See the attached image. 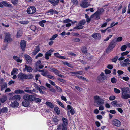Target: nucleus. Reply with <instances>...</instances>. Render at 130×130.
<instances>
[{
    "label": "nucleus",
    "mask_w": 130,
    "mask_h": 130,
    "mask_svg": "<svg viewBox=\"0 0 130 130\" xmlns=\"http://www.w3.org/2000/svg\"><path fill=\"white\" fill-rule=\"evenodd\" d=\"M24 91L27 93H29L31 94H33L34 92H37V91L35 89H33L32 90H26Z\"/></svg>",
    "instance_id": "23"
},
{
    "label": "nucleus",
    "mask_w": 130,
    "mask_h": 130,
    "mask_svg": "<svg viewBox=\"0 0 130 130\" xmlns=\"http://www.w3.org/2000/svg\"><path fill=\"white\" fill-rule=\"evenodd\" d=\"M83 73V72L82 71H78L76 72H71V73L72 74H79V75H81Z\"/></svg>",
    "instance_id": "34"
},
{
    "label": "nucleus",
    "mask_w": 130,
    "mask_h": 130,
    "mask_svg": "<svg viewBox=\"0 0 130 130\" xmlns=\"http://www.w3.org/2000/svg\"><path fill=\"white\" fill-rule=\"evenodd\" d=\"M1 109V113H6L8 111V108L6 107H3Z\"/></svg>",
    "instance_id": "28"
},
{
    "label": "nucleus",
    "mask_w": 130,
    "mask_h": 130,
    "mask_svg": "<svg viewBox=\"0 0 130 130\" xmlns=\"http://www.w3.org/2000/svg\"><path fill=\"white\" fill-rule=\"evenodd\" d=\"M81 51L83 53H86L87 51L86 47L85 46H83L81 48Z\"/></svg>",
    "instance_id": "30"
},
{
    "label": "nucleus",
    "mask_w": 130,
    "mask_h": 130,
    "mask_svg": "<svg viewBox=\"0 0 130 130\" xmlns=\"http://www.w3.org/2000/svg\"><path fill=\"white\" fill-rule=\"evenodd\" d=\"M117 103V101H114L111 102V104L113 106L115 107V106Z\"/></svg>",
    "instance_id": "54"
},
{
    "label": "nucleus",
    "mask_w": 130,
    "mask_h": 130,
    "mask_svg": "<svg viewBox=\"0 0 130 130\" xmlns=\"http://www.w3.org/2000/svg\"><path fill=\"white\" fill-rule=\"evenodd\" d=\"M29 22L28 21H20V23L22 24H28L29 23Z\"/></svg>",
    "instance_id": "43"
},
{
    "label": "nucleus",
    "mask_w": 130,
    "mask_h": 130,
    "mask_svg": "<svg viewBox=\"0 0 130 130\" xmlns=\"http://www.w3.org/2000/svg\"><path fill=\"white\" fill-rule=\"evenodd\" d=\"M72 21L70 20L69 19H65L64 20L63 22L64 23H69L71 22Z\"/></svg>",
    "instance_id": "48"
},
{
    "label": "nucleus",
    "mask_w": 130,
    "mask_h": 130,
    "mask_svg": "<svg viewBox=\"0 0 130 130\" xmlns=\"http://www.w3.org/2000/svg\"><path fill=\"white\" fill-rule=\"evenodd\" d=\"M30 29L35 32V33L37 31V29L35 26L32 25L30 27Z\"/></svg>",
    "instance_id": "22"
},
{
    "label": "nucleus",
    "mask_w": 130,
    "mask_h": 130,
    "mask_svg": "<svg viewBox=\"0 0 130 130\" xmlns=\"http://www.w3.org/2000/svg\"><path fill=\"white\" fill-rule=\"evenodd\" d=\"M68 54L69 55L75 57L76 56V55L75 54L71 52H68Z\"/></svg>",
    "instance_id": "56"
},
{
    "label": "nucleus",
    "mask_w": 130,
    "mask_h": 130,
    "mask_svg": "<svg viewBox=\"0 0 130 130\" xmlns=\"http://www.w3.org/2000/svg\"><path fill=\"white\" fill-rule=\"evenodd\" d=\"M52 121L55 125H57L59 120L57 118H54L52 119Z\"/></svg>",
    "instance_id": "31"
},
{
    "label": "nucleus",
    "mask_w": 130,
    "mask_h": 130,
    "mask_svg": "<svg viewBox=\"0 0 130 130\" xmlns=\"http://www.w3.org/2000/svg\"><path fill=\"white\" fill-rule=\"evenodd\" d=\"M127 48V46L125 45H123L122 46L121 50L122 51H124L126 50Z\"/></svg>",
    "instance_id": "52"
},
{
    "label": "nucleus",
    "mask_w": 130,
    "mask_h": 130,
    "mask_svg": "<svg viewBox=\"0 0 130 130\" xmlns=\"http://www.w3.org/2000/svg\"><path fill=\"white\" fill-rule=\"evenodd\" d=\"M100 15L98 13H96V12L90 16V18H92L93 17H94V18L95 19L98 20L100 18Z\"/></svg>",
    "instance_id": "15"
},
{
    "label": "nucleus",
    "mask_w": 130,
    "mask_h": 130,
    "mask_svg": "<svg viewBox=\"0 0 130 130\" xmlns=\"http://www.w3.org/2000/svg\"><path fill=\"white\" fill-rule=\"evenodd\" d=\"M14 93L16 94H24V93L23 90H15L14 91Z\"/></svg>",
    "instance_id": "27"
},
{
    "label": "nucleus",
    "mask_w": 130,
    "mask_h": 130,
    "mask_svg": "<svg viewBox=\"0 0 130 130\" xmlns=\"http://www.w3.org/2000/svg\"><path fill=\"white\" fill-rule=\"evenodd\" d=\"M72 40L75 42H78L80 41V39L78 38H73Z\"/></svg>",
    "instance_id": "46"
},
{
    "label": "nucleus",
    "mask_w": 130,
    "mask_h": 130,
    "mask_svg": "<svg viewBox=\"0 0 130 130\" xmlns=\"http://www.w3.org/2000/svg\"><path fill=\"white\" fill-rule=\"evenodd\" d=\"M1 90L2 91H3V90L5 88L7 87V85L6 83H4L1 86Z\"/></svg>",
    "instance_id": "35"
},
{
    "label": "nucleus",
    "mask_w": 130,
    "mask_h": 130,
    "mask_svg": "<svg viewBox=\"0 0 130 130\" xmlns=\"http://www.w3.org/2000/svg\"><path fill=\"white\" fill-rule=\"evenodd\" d=\"M54 110L55 112L58 115H59L60 113V111L58 107H55L54 108Z\"/></svg>",
    "instance_id": "33"
},
{
    "label": "nucleus",
    "mask_w": 130,
    "mask_h": 130,
    "mask_svg": "<svg viewBox=\"0 0 130 130\" xmlns=\"http://www.w3.org/2000/svg\"><path fill=\"white\" fill-rule=\"evenodd\" d=\"M25 74L20 73L17 75L18 78L19 80H23L25 79Z\"/></svg>",
    "instance_id": "8"
},
{
    "label": "nucleus",
    "mask_w": 130,
    "mask_h": 130,
    "mask_svg": "<svg viewBox=\"0 0 130 130\" xmlns=\"http://www.w3.org/2000/svg\"><path fill=\"white\" fill-rule=\"evenodd\" d=\"M46 21L43 20L39 22V24L42 27H43L44 26V23H45L46 22Z\"/></svg>",
    "instance_id": "32"
},
{
    "label": "nucleus",
    "mask_w": 130,
    "mask_h": 130,
    "mask_svg": "<svg viewBox=\"0 0 130 130\" xmlns=\"http://www.w3.org/2000/svg\"><path fill=\"white\" fill-rule=\"evenodd\" d=\"M34 100H35V101H36L37 102H41V100L40 99L38 98H35V99H34Z\"/></svg>",
    "instance_id": "63"
},
{
    "label": "nucleus",
    "mask_w": 130,
    "mask_h": 130,
    "mask_svg": "<svg viewBox=\"0 0 130 130\" xmlns=\"http://www.w3.org/2000/svg\"><path fill=\"white\" fill-rule=\"evenodd\" d=\"M39 71L41 72V74L44 76H47L49 72L47 71H44L43 70H40Z\"/></svg>",
    "instance_id": "16"
},
{
    "label": "nucleus",
    "mask_w": 130,
    "mask_h": 130,
    "mask_svg": "<svg viewBox=\"0 0 130 130\" xmlns=\"http://www.w3.org/2000/svg\"><path fill=\"white\" fill-rule=\"evenodd\" d=\"M129 53V52L128 51H127L122 53L121 55L122 56L126 55L128 54Z\"/></svg>",
    "instance_id": "58"
},
{
    "label": "nucleus",
    "mask_w": 130,
    "mask_h": 130,
    "mask_svg": "<svg viewBox=\"0 0 130 130\" xmlns=\"http://www.w3.org/2000/svg\"><path fill=\"white\" fill-rule=\"evenodd\" d=\"M18 70L15 68H13V69L12 71L11 72V75H14L15 73L17 72V71Z\"/></svg>",
    "instance_id": "39"
},
{
    "label": "nucleus",
    "mask_w": 130,
    "mask_h": 130,
    "mask_svg": "<svg viewBox=\"0 0 130 130\" xmlns=\"http://www.w3.org/2000/svg\"><path fill=\"white\" fill-rule=\"evenodd\" d=\"M80 6L82 8H86L88 6V3L86 2H83L82 3Z\"/></svg>",
    "instance_id": "17"
},
{
    "label": "nucleus",
    "mask_w": 130,
    "mask_h": 130,
    "mask_svg": "<svg viewBox=\"0 0 130 130\" xmlns=\"http://www.w3.org/2000/svg\"><path fill=\"white\" fill-rule=\"evenodd\" d=\"M62 120L63 123V124H61L64 126H65V127H67V125L68 124L67 119L64 118H63L62 119Z\"/></svg>",
    "instance_id": "19"
},
{
    "label": "nucleus",
    "mask_w": 130,
    "mask_h": 130,
    "mask_svg": "<svg viewBox=\"0 0 130 130\" xmlns=\"http://www.w3.org/2000/svg\"><path fill=\"white\" fill-rule=\"evenodd\" d=\"M102 79H103V80L105 79V78H104V77H102L100 75L97 78V80L99 81H101Z\"/></svg>",
    "instance_id": "44"
},
{
    "label": "nucleus",
    "mask_w": 130,
    "mask_h": 130,
    "mask_svg": "<svg viewBox=\"0 0 130 130\" xmlns=\"http://www.w3.org/2000/svg\"><path fill=\"white\" fill-rule=\"evenodd\" d=\"M118 58V57L117 56H115L113 59H112V61L114 62H116Z\"/></svg>",
    "instance_id": "53"
},
{
    "label": "nucleus",
    "mask_w": 130,
    "mask_h": 130,
    "mask_svg": "<svg viewBox=\"0 0 130 130\" xmlns=\"http://www.w3.org/2000/svg\"><path fill=\"white\" fill-rule=\"evenodd\" d=\"M12 39L10 37V34L9 33L5 34V36L4 41L6 43H9L12 41Z\"/></svg>",
    "instance_id": "6"
},
{
    "label": "nucleus",
    "mask_w": 130,
    "mask_h": 130,
    "mask_svg": "<svg viewBox=\"0 0 130 130\" xmlns=\"http://www.w3.org/2000/svg\"><path fill=\"white\" fill-rule=\"evenodd\" d=\"M34 50H35L36 51L38 52L40 50L39 46L38 45L35 48Z\"/></svg>",
    "instance_id": "59"
},
{
    "label": "nucleus",
    "mask_w": 130,
    "mask_h": 130,
    "mask_svg": "<svg viewBox=\"0 0 130 130\" xmlns=\"http://www.w3.org/2000/svg\"><path fill=\"white\" fill-rule=\"evenodd\" d=\"M11 1L13 4L16 5L17 4L18 0H11Z\"/></svg>",
    "instance_id": "50"
},
{
    "label": "nucleus",
    "mask_w": 130,
    "mask_h": 130,
    "mask_svg": "<svg viewBox=\"0 0 130 130\" xmlns=\"http://www.w3.org/2000/svg\"><path fill=\"white\" fill-rule=\"evenodd\" d=\"M63 64L64 65H66L68 67H70L71 68H73V66H72L71 64L68 63V62L66 61L64 62H63Z\"/></svg>",
    "instance_id": "36"
},
{
    "label": "nucleus",
    "mask_w": 130,
    "mask_h": 130,
    "mask_svg": "<svg viewBox=\"0 0 130 130\" xmlns=\"http://www.w3.org/2000/svg\"><path fill=\"white\" fill-rule=\"evenodd\" d=\"M41 64V61L39 60L37 61L36 63V68H38L40 65Z\"/></svg>",
    "instance_id": "45"
},
{
    "label": "nucleus",
    "mask_w": 130,
    "mask_h": 130,
    "mask_svg": "<svg viewBox=\"0 0 130 130\" xmlns=\"http://www.w3.org/2000/svg\"><path fill=\"white\" fill-rule=\"evenodd\" d=\"M54 51V50L53 49L50 50L46 52L45 54V58L46 59L48 60L49 59V56L51 55V54Z\"/></svg>",
    "instance_id": "11"
},
{
    "label": "nucleus",
    "mask_w": 130,
    "mask_h": 130,
    "mask_svg": "<svg viewBox=\"0 0 130 130\" xmlns=\"http://www.w3.org/2000/svg\"><path fill=\"white\" fill-rule=\"evenodd\" d=\"M21 97L20 95H15L12 98V99L13 100L17 101H19Z\"/></svg>",
    "instance_id": "20"
},
{
    "label": "nucleus",
    "mask_w": 130,
    "mask_h": 130,
    "mask_svg": "<svg viewBox=\"0 0 130 130\" xmlns=\"http://www.w3.org/2000/svg\"><path fill=\"white\" fill-rule=\"evenodd\" d=\"M111 82L113 83H115L117 81V80L115 77H113L111 79Z\"/></svg>",
    "instance_id": "57"
},
{
    "label": "nucleus",
    "mask_w": 130,
    "mask_h": 130,
    "mask_svg": "<svg viewBox=\"0 0 130 130\" xmlns=\"http://www.w3.org/2000/svg\"><path fill=\"white\" fill-rule=\"evenodd\" d=\"M33 78V76L32 74H29L27 75L25 74V79H31Z\"/></svg>",
    "instance_id": "21"
},
{
    "label": "nucleus",
    "mask_w": 130,
    "mask_h": 130,
    "mask_svg": "<svg viewBox=\"0 0 130 130\" xmlns=\"http://www.w3.org/2000/svg\"><path fill=\"white\" fill-rule=\"evenodd\" d=\"M36 97L34 95H29L28 94H26L23 96V98L25 100H27L29 102L32 101L34 100Z\"/></svg>",
    "instance_id": "3"
},
{
    "label": "nucleus",
    "mask_w": 130,
    "mask_h": 130,
    "mask_svg": "<svg viewBox=\"0 0 130 130\" xmlns=\"http://www.w3.org/2000/svg\"><path fill=\"white\" fill-rule=\"evenodd\" d=\"M26 46V42L24 40H22L20 43V47L23 51H25Z\"/></svg>",
    "instance_id": "12"
},
{
    "label": "nucleus",
    "mask_w": 130,
    "mask_h": 130,
    "mask_svg": "<svg viewBox=\"0 0 130 130\" xmlns=\"http://www.w3.org/2000/svg\"><path fill=\"white\" fill-rule=\"evenodd\" d=\"M24 57L28 63L30 64H31L32 61L31 58L27 54L24 55Z\"/></svg>",
    "instance_id": "9"
},
{
    "label": "nucleus",
    "mask_w": 130,
    "mask_h": 130,
    "mask_svg": "<svg viewBox=\"0 0 130 130\" xmlns=\"http://www.w3.org/2000/svg\"><path fill=\"white\" fill-rule=\"evenodd\" d=\"M25 66L26 70H27V72H30L32 71V69L30 67L26 65H25Z\"/></svg>",
    "instance_id": "25"
},
{
    "label": "nucleus",
    "mask_w": 130,
    "mask_h": 130,
    "mask_svg": "<svg viewBox=\"0 0 130 130\" xmlns=\"http://www.w3.org/2000/svg\"><path fill=\"white\" fill-rule=\"evenodd\" d=\"M116 98V97L114 96H110L109 98V99L111 101L114 100Z\"/></svg>",
    "instance_id": "62"
},
{
    "label": "nucleus",
    "mask_w": 130,
    "mask_h": 130,
    "mask_svg": "<svg viewBox=\"0 0 130 130\" xmlns=\"http://www.w3.org/2000/svg\"><path fill=\"white\" fill-rule=\"evenodd\" d=\"M33 85H34V87L37 90H38L39 88V87L38 86V85L35 83H34Z\"/></svg>",
    "instance_id": "51"
},
{
    "label": "nucleus",
    "mask_w": 130,
    "mask_h": 130,
    "mask_svg": "<svg viewBox=\"0 0 130 130\" xmlns=\"http://www.w3.org/2000/svg\"><path fill=\"white\" fill-rule=\"evenodd\" d=\"M86 22V21L84 19L80 21L78 24V25L74 27V29L78 30L82 29L84 27L83 25L85 24Z\"/></svg>",
    "instance_id": "2"
},
{
    "label": "nucleus",
    "mask_w": 130,
    "mask_h": 130,
    "mask_svg": "<svg viewBox=\"0 0 130 130\" xmlns=\"http://www.w3.org/2000/svg\"><path fill=\"white\" fill-rule=\"evenodd\" d=\"M122 91L121 98L125 99H127L130 98V94H127V88L126 87H124L121 89Z\"/></svg>",
    "instance_id": "1"
},
{
    "label": "nucleus",
    "mask_w": 130,
    "mask_h": 130,
    "mask_svg": "<svg viewBox=\"0 0 130 130\" xmlns=\"http://www.w3.org/2000/svg\"><path fill=\"white\" fill-rule=\"evenodd\" d=\"M104 11V9L103 8H101L99 9H98L96 11V13H98L100 15Z\"/></svg>",
    "instance_id": "24"
},
{
    "label": "nucleus",
    "mask_w": 130,
    "mask_h": 130,
    "mask_svg": "<svg viewBox=\"0 0 130 130\" xmlns=\"http://www.w3.org/2000/svg\"><path fill=\"white\" fill-rule=\"evenodd\" d=\"M46 104L51 108H53L54 107L53 104L51 102L47 101L46 102Z\"/></svg>",
    "instance_id": "26"
},
{
    "label": "nucleus",
    "mask_w": 130,
    "mask_h": 130,
    "mask_svg": "<svg viewBox=\"0 0 130 130\" xmlns=\"http://www.w3.org/2000/svg\"><path fill=\"white\" fill-rule=\"evenodd\" d=\"M94 98L95 100V102L98 105H102L104 103V100L102 99L98 96H95Z\"/></svg>",
    "instance_id": "4"
},
{
    "label": "nucleus",
    "mask_w": 130,
    "mask_h": 130,
    "mask_svg": "<svg viewBox=\"0 0 130 130\" xmlns=\"http://www.w3.org/2000/svg\"><path fill=\"white\" fill-rule=\"evenodd\" d=\"M70 112L72 115H73L75 113L74 110L73 108H72V109L70 110Z\"/></svg>",
    "instance_id": "55"
},
{
    "label": "nucleus",
    "mask_w": 130,
    "mask_h": 130,
    "mask_svg": "<svg viewBox=\"0 0 130 130\" xmlns=\"http://www.w3.org/2000/svg\"><path fill=\"white\" fill-rule=\"evenodd\" d=\"M56 101L61 106V107L63 108H65V106L61 102L59 101L58 100H56Z\"/></svg>",
    "instance_id": "37"
},
{
    "label": "nucleus",
    "mask_w": 130,
    "mask_h": 130,
    "mask_svg": "<svg viewBox=\"0 0 130 130\" xmlns=\"http://www.w3.org/2000/svg\"><path fill=\"white\" fill-rule=\"evenodd\" d=\"M43 56V54L41 53H39L35 57V58L36 59H37L38 57H41Z\"/></svg>",
    "instance_id": "49"
},
{
    "label": "nucleus",
    "mask_w": 130,
    "mask_h": 130,
    "mask_svg": "<svg viewBox=\"0 0 130 130\" xmlns=\"http://www.w3.org/2000/svg\"><path fill=\"white\" fill-rule=\"evenodd\" d=\"M36 11V9L34 7H30L28 8L27 11L29 14H33L35 13Z\"/></svg>",
    "instance_id": "7"
},
{
    "label": "nucleus",
    "mask_w": 130,
    "mask_h": 130,
    "mask_svg": "<svg viewBox=\"0 0 130 130\" xmlns=\"http://www.w3.org/2000/svg\"><path fill=\"white\" fill-rule=\"evenodd\" d=\"M22 105L25 107H28L29 106V102L26 100H25L22 102Z\"/></svg>",
    "instance_id": "14"
},
{
    "label": "nucleus",
    "mask_w": 130,
    "mask_h": 130,
    "mask_svg": "<svg viewBox=\"0 0 130 130\" xmlns=\"http://www.w3.org/2000/svg\"><path fill=\"white\" fill-rule=\"evenodd\" d=\"M114 92L116 93H119L120 92V90L116 88H114Z\"/></svg>",
    "instance_id": "47"
},
{
    "label": "nucleus",
    "mask_w": 130,
    "mask_h": 130,
    "mask_svg": "<svg viewBox=\"0 0 130 130\" xmlns=\"http://www.w3.org/2000/svg\"><path fill=\"white\" fill-rule=\"evenodd\" d=\"M47 77L48 78L52 79H54L55 78L54 76L50 75H48Z\"/></svg>",
    "instance_id": "61"
},
{
    "label": "nucleus",
    "mask_w": 130,
    "mask_h": 130,
    "mask_svg": "<svg viewBox=\"0 0 130 130\" xmlns=\"http://www.w3.org/2000/svg\"><path fill=\"white\" fill-rule=\"evenodd\" d=\"M105 71V73L107 74H109L111 73V71L107 69H106Z\"/></svg>",
    "instance_id": "60"
},
{
    "label": "nucleus",
    "mask_w": 130,
    "mask_h": 130,
    "mask_svg": "<svg viewBox=\"0 0 130 130\" xmlns=\"http://www.w3.org/2000/svg\"><path fill=\"white\" fill-rule=\"evenodd\" d=\"M7 99L6 97H3L0 99V100L2 103H3L6 101Z\"/></svg>",
    "instance_id": "38"
},
{
    "label": "nucleus",
    "mask_w": 130,
    "mask_h": 130,
    "mask_svg": "<svg viewBox=\"0 0 130 130\" xmlns=\"http://www.w3.org/2000/svg\"><path fill=\"white\" fill-rule=\"evenodd\" d=\"M91 36L95 39L99 40L101 38V34L99 33H93Z\"/></svg>",
    "instance_id": "10"
},
{
    "label": "nucleus",
    "mask_w": 130,
    "mask_h": 130,
    "mask_svg": "<svg viewBox=\"0 0 130 130\" xmlns=\"http://www.w3.org/2000/svg\"><path fill=\"white\" fill-rule=\"evenodd\" d=\"M116 44L115 39H114L110 43L106 51L107 52H110L115 47Z\"/></svg>",
    "instance_id": "5"
},
{
    "label": "nucleus",
    "mask_w": 130,
    "mask_h": 130,
    "mask_svg": "<svg viewBox=\"0 0 130 130\" xmlns=\"http://www.w3.org/2000/svg\"><path fill=\"white\" fill-rule=\"evenodd\" d=\"M113 122V123L114 125L117 127H119L121 125V122L117 119H115L114 120Z\"/></svg>",
    "instance_id": "13"
},
{
    "label": "nucleus",
    "mask_w": 130,
    "mask_h": 130,
    "mask_svg": "<svg viewBox=\"0 0 130 130\" xmlns=\"http://www.w3.org/2000/svg\"><path fill=\"white\" fill-rule=\"evenodd\" d=\"M58 36V35L57 34H55L53 35L52 37L50 39V40H54L55 38L57 37Z\"/></svg>",
    "instance_id": "41"
},
{
    "label": "nucleus",
    "mask_w": 130,
    "mask_h": 130,
    "mask_svg": "<svg viewBox=\"0 0 130 130\" xmlns=\"http://www.w3.org/2000/svg\"><path fill=\"white\" fill-rule=\"evenodd\" d=\"M55 87L57 89L58 91L59 92H61L62 91V89L59 87L56 86H55Z\"/></svg>",
    "instance_id": "64"
},
{
    "label": "nucleus",
    "mask_w": 130,
    "mask_h": 130,
    "mask_svg": "<svg viewBox=\"0 0 130 130\" xmlns=\"http://www.w3.org/2000/svg\"><path fill=\"white\" fill-rule=\"evenodd\" d=\"M2 4L4 5L5 6L7 7H10L11 6V5L9 4L5 1H3L2 2Z\"/></svg>",
    "instance_id": "29"
},
{
    "label": "nucleus",
    "mask_w": 130,
    "mask_h": 130,
    "mask_svg": "<svg viewBox=\"0 0 130 130\" xmlns=\"http://www.w3.org/2000/svg\"><path fill=\"white\" fill-rule=\"evenodd\" d=\"M22 35V32L21 31L19 30V31H18L17 33V37H19L20 36H21Z\"/></svg>",
    "instance_id": "40"
},
{
    "label": "nucleus",
    "mask_w": 130,
    "mask_h": 130,
    "mask_svg": "<svg viewBox=\"0 0 130 130\" xmlns=\"http://www.w3.org/2000/svg\"><path fill=\"white\" fill-rule=\"evenodd\" d=\"M123 38L122 37H118L115 40L116 43L117 42H120L122 41V40Z\"/></svg>",
    "instance_id": "42"
},
{
    "label": "nucleus",
    "mask_w": 130,
    "mask_h": 130,
    "mask_svg": "<svg viewBox=\"0 0 130 130\" xmlns=\"http://www.w3.org/2000/svg\"><path fill=\"white\" fill-rule=\"evenodd\" d=\"M19 105V103L17 101L12 102L10 106L13 107H17Z\"/></svg>",
    "instance_id": "18"
}]
</instances>
